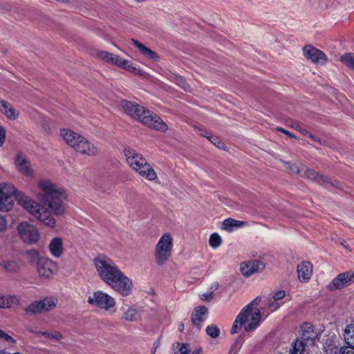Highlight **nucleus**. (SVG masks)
<instances>
[{"instance_id": "1", "label": "nucleus", "mask_w": 354, "mask_h": 354, "mask_svg": "<svg viewBox=\"0 0 354 354\" xmlns=\"http://www.w3.org/2000/svg\"><path fill=\"white\" fill-rule=\"evenodd\" d=\"M38 201L22 196L18 203L29 214L46 226L54 227L56 221L53 215L59 216L64 213V200L67 195L64 189L57 186L48 179H41L37 183Z\"/></svg>"}, {"instance_id": "2", "label": "nucleus", "mask_w": 354, "mask_h": 354, "mask_svg": "<svg viewBox=\"0 0 354 354\" xmlns=\"http://www.w3.org/2000/svg\"><path fill=\"white\" fill-rule=\"evenodd\" d=\"M93 263L100 279L123 297L133 290L132 280L122 272L112 259L102 255L95 257Z\"/></svg>"}, {"instance_id": "3", "label": "nucleus", "mask_w": 354, "mask_h": 354, "mask_svg": "<svg viewBox=\"0 0 354 354\" xmlns=\"http://www.w3.org/2000/svg\"><path fill=\"white\" fill-rule=\"evenodd\" d=\"M120 106L127 115L149 129L162 133L167 131V123L158 115L145 106L127 100H122Z\"/></svg>"}, {"instance_id": "4", "label": "nucleus", "mask_w": 354, "mask_h": 354, "mask_svg": "<svg viewBox=\"0 0 354 354\" xmlns=\"http://www.w3.org/2000/svg\"><path fill=\"white\" fill-rule=\"evenodd\" d=\"M259 301L260 299L256 297L241 310L232 324L231 333H237L243 326L245 331L253 332L260 326L261 313L258 308L254 309Z\"/></svg>"}, {"instance_id": "5", "label": "nucleus", "mask_w": 354, "mask_h": 354, "mask_svg": "<svg viewBox=\"0 0 354 354\" xmlns=\"http://www.w3.org/2000/svg\"><path fill=\"white\" fill-rule=\"evenodd\" d=\"M124 153L129 166L140 176L149 181L157 178L155 170L142 154L131 147H126Z\"/></svg>"}, {"instance_id": "6", "label": "nucleus", "mask_w": 354, "mask_h": 354, "mask_svg": "<svg viewBox=\"0 0 354 354\" xmlns=\"http://www.w3.org/2000/svg\"><path fill=\"white\" fill-rule=\"evenodd\" d=\"M174 240L169 232L165 233L159 239L154 250V259L159 266L165 265L172 254Z\"/></svg>"}, {"instance_id": "7", "label": "nucleus", "mask_w": 354, "mask_h": 354, "mask_svg": "<svg viewBox=\"0 0 354 354\" xmlns=\"http://www.w3.org/2000/svg\"><path fill=\"white\" fill-rule=\"evenodd\" d=\"M62 138L77 151L89 156L97 153V148L81 134H60Z\"/></svg>"}, {"instance_id": "8", "label": "nucleus", "mask_w": 354, "mask_h": 354, "mask_svg": "<svg viewBox=\"0 0 354 354\" xmlns=\"http://www.w3.org/2000/svg\"><path fill=\"white\" fill-rule=\"evenodd\" d=\"M88 303L93 307L109 311L115 306V300L101 290L95 291L88 297Z\"/></svg>"}, {"instance_id": "9", "label": "nucleus", "mask_w": 354, "mask_h": 354, "mask_svg": "<svg viewBox=\"0 0 354 354\" xmlns=\"http://www.w3.org/2000/svg\"><path fill=\"white\" fill-rule=\"evenodd\" d=\"M17 230L21 239L28 244L36 243L39 239L40 234L37 229L27 222L19 223Z\"/></svg>"}, {"instance_id": "10", "label": "nucleus", "mask_w": 354, "mask_h": 354, "mask_svg": "<svg viewBox=\"0 0 354 354\" xmlns=\"http://www.w3.org/2000/svg\"><path fill=\"white\" fill-rule=\"evenodd\" d=\"M57 299L53 297H46L43 299L32 302L26 308V312L32 314H39L50 311L55 308Z\"/></svg>"}, {"instance_id": "11", "label": "nucleus", "mask_w": 354, "mask_h": 354, "mask_svg": "<svg viewBox=\"0 0 354 354\" xmlns=\"http://www.w3.org/2000/svg\"><path fill=\"white\" fill-rule=\"evenodd\" d=\"M17 194V189L15 187L6 184L0 183V211H9L12 204L10 198Z\"/></svg>"}, {"instance_id": "12", "label": "nucleus", "mask_w": 354, "mask_h": 354, "mask_svg": "<svg viewBox=\"0 0 354 354\" xmlns=\"http://www.w3.org/2000/svg\"><path fill=\"white\" fill-rule=\"evenodd\" d=\"M289 166V171L292 174H297L302 176H305L310 180H315L317 183H322L325 182L324 176L319 173L316 172L313 169L307 168L306 166L299 165L297 163L290 165L289 163H286Z\"/></svg>"}, {"instance_id": "13", "label": "nucleus", "mask_w": 354, "mask_h": 354, "mask_svg": "<svg viewBox=\"0 0 354 354\" xmlns=\"http://www.w3.org/2000/svg\"><path fill=\"white\" fill-rule=\"evenodd\" d=\"M304 57L314 64H325L328 57L324 52L312 45H306L302 48Z\"/></svg>"}, {"instance_id": "14", "label": "nucleus", "mask_w": 354, "mask_h": 354, "mask_svg": "<svg viewBox=\"0 0 354 354\" xmlns=\"http://www.w3.org/2000/svg\"><path fill=\"white\" fill-rule=\"evenodd\" d=\"M354 282V273L352 272H345L337 275L327 286V288L330 290H336L351 285Z\"/></svg>"}, {"instance_id": "15", "label": "nucleus", "mask_w": 354, "mask_h": 354, "mask_svg": "<svg viewBox=\"0 0 354 354\" xmlns=\"http://www.w3.org/2000/svg\"><path fill=\"white\" fill-rule=\"evenodd\" d=\"M313 335L310 334L308 331L304 332L301 339H297L292 343L290 354H304L306 345L308 343H313L314 337L312 336Z\"/></svg>"}, {"instance_id": "16", "label": "nucleus", "mask_w": 354, "mask_h": 354, "mask_svg": "<svg viewBox=\"0 0 354 354\" xmlns=\"http://www.w3.org/2000/svg\"><path fill=\"white\" fill-rule=\"evenodd\" d=\"M264 268L265 266L263 262L257 259L243 262L240 266L241 272L246 277H250L255 272L261 271Z\"/></svg>"}, {"instance_id": "17", "label": "nucleus", "mask_w": 354, "mask_h": 354, "mask_svg": "<svg viewBox=\"0 0 354 354\" xmlns=\"http://www.w3.org/2000/svg\"><path fill=\"white\" fill-rule=\"evenodd\" d=\"M56 265L49 259H43L37 266V273L40 278L49 279L54 273Z\"/></svg>"}, {"instance_id": "18", "label": "nucleus", "mask_w": 354, "mask_h": 354, "mask_svg": "<svg viewBox=\"0 0 354 354\" xmlns=\"http://www.w3.org/2000/svg\"><path fill=\"white\" fill-rule=\"evenodd\" d=\"M297 271L299 281L308 282L313 274V265L308 261H302L298 264Z\"/></svg>"}, {"instance_id": "19", "label": "nucleus", "mask_w": 354, "mask_h": 354, "mask_svg": "<svg viewBox=\"0 0 354 354\" xmlns=\"http://www.w3.org/2000/svg\"><path fill=\"white\" fill-rule=\"evenodd\" d=\"M15 163L17 170L24 175L30 176L32 175V169L30 167L29 162L22 153L17 154Z\"/></svg>"}, {"instance_id": "20", "label": "nucleus", "mask_w": 354, "mask_h": 354, "mask_svg": "<svg viewBox=\"0 0 354 354\" xmlns=\"http://www.w3.org/2000/svg\"><path fill=\"white\" fill-rule=\"evenodd\" d=\"M208 309L205 306H198L194 308L192 314V322L197 328H200L202 323L207 317Z\"/></svg>"}, {"instance_id": "21", "label": "nucleus", "mask_w": 354, "mask_h": 354, "mask_svg": "<svg viewBox=\"0 0 354 354\" xmlns=\"http://www.w3.org/2000/svg\"><path fill=\"white\" fill-rule=\"evenodd\" d=\"M50 254L55 258H60L64 253V243L60 237H54L48 244Z\"/></svg>"}, {"instance_id": "22", "label": "nucleus", "mask_w": 354, "mask_h": 354, "mask_svg": "<svg viewBox=\"0 0 354 354\" xmlns=\"http://www.w3.org/2000/svg\"><path fill=\"white\" fill-rule=\"evenodd\" d=\"M97 56L101 59L102 61L111 64L113 65H115L118 66V62L120 61L121 57L117 55H114L113 53H110L106 51H100L97 53Z\"/></svg>"}, {"instance_id": "23", "label": "nucleus", "mask_w": 354, "mask_h": 354, "mask_svg": "<svg viewBox=\"0 0 354 354\" xmlns=\"http://www.w3.org/2000/svg\"><path fill=\"white\" fill-rule=\"evenodd\" d=\"M1 111L7 118L15 120L18 117V112L12 106V105L4 100H0Z\"/></svg>"}, {"instance_id": "24", "label": "nucleus", "mask_w": 354, "mask_h": 354, "mask_svg": "<svg viewBox=\"0 0 354 354\" xmlns=\"http://www.w3.org/2000/svg\"><path fill=\"white\" fill-rule=\"evenodd\" d=\"M132 42L134 44V46L139 49L140 53L145 56L146 57L156 60L158 58L157 54L153 52L152 50L149 48L148 47L145 46L144 44H142L139 41L133 39Z\"/></svg>"}, {"instance_id": "25", "label": "nucleus", "mask_w": 354, "mask_h": 354, "mask_svg": "<svg viewBox=\"0 0 354 354\" xmlns=\"http://www.w3.org/2000/svg\"><path fill=\"white\" fill-rule=\"evenodd\" d=\"M245 225L244 221H237L234 218H227L223 222L222 229L227 232H232L234 229L242 227Z\"/></svg>"}, {"instance_id": "26", "label": "nucleus", "mask_w": 354, "mask_h": 354, "mask_svg": "<svg viewBox=\"0 0 354 354\" xmlns=\"http://www.w3.org/2000/svg\"><path fill=\"white\" fill-rule=\"evenodd\" d=\"M118 66L134 74H139L140 71L139 68H137L136 64L130 62L127 59H122V57L120 58V61L118 62Z\"/></svg>"}, {"instance_id": "27", "label": "nucleus", "mask_w": 354, "mask_h": 354, "mask_svg": "<svg viewBox=\"0 0 354 354\" xmlns=\"http://www.w3.org/2000/svg\"><path fill=\"white\" fill-rule=\"evenodd\" d=\"M4 299V308H13L19 304L20 298L17 295L3 296Z\"/></svg>"}, {"instance_id": "28", "label": "nucleus", "mask_w": 354, "mask_h": 354, "mask_svg": "<svg viewBox=\"0 0 354 354\" xmlns=\"http://www.w3.org/2000/svg\"><path fill=\"white\" fill-rule=\"evenodd\" d=\"M344 337L348 345L354 346V324L347 326L344 330Z\"/></svg>"}, {"instance_id": "29", "label": "nucleus", "mask_w": 354, "mask_h": 354, "mask_svg": "<svg viewBox=\"0 0 354 354\" xmlns=\"http://www.w3.org/2000/svg\"><path fill=\"white\" fill-rule=\"evenodd\" d=\"M0 266L11 273H15L19 270V265L15 261H3L0 263Z\"/></svg>"}, {"instance_id": "30", "label": "nucleus", "mask_w": 354, "mask_h": 354, "mask_svg": "<svg viewBox=\"0 0 354 354\" xmlns=\"http://www.w3.org/2000/svg\"><path fill=\"white\" fill-rule=\"evenodd\" d=\"M340 61L348 68L354 70V53H348L342 55L340 58Z\"/></svg>"}, {"instance_id": "31", "label": "nucleus", "mask_w": 354, "mask_h": 354, "mask_svg": "<svg viewBox=\"0 0 354 354\" xmlns=\"http://www.w3.org/2000/svg\"><path fill=\"white\" fill-rule=\"evenodd\" d=\"M324 351L326 354H339L340 348L331 340H326L324 346Z\"/></svg>"}, {"instance_id": "32", "label": "nucleus", "mask_w": 354, "mask_h": 354, "mask_svg": "<svg viewBox=\"0 0 354 354\" xmlns=\"http://www.w3.org/2000/svg\"><path fill=\"white\" fill-rule=\"evenodd\" d=\"M173 347L174 354H192L189 345L187 343H177Z\"/></svg>"}, {"instance_id": "33", "label": "nucleus", "mask_w": 354, "mask_h": 354, "mask_svg": "<svg viewBox=\"0 0 354 354\" xmlns=\"http://www.w3.org/2000/svg\"><path fill=\"white\" fill-rule=\"evenodd\" d=\"M205 137L210 141L214 145L219 149L225 150V145L217 136V134H205Z\"/></svg>"}, {"instance_id": "34", "label": "nucleus", "mask_w": 354, "mask_h": 354, "mask_svg": "<svg viewBox=\"0 0 354 354\" xmlns=\"http://www.w3.org/2000/svg\"><path fill=\"white\" fill-rule=\"evenodd\" d=\"M122 319L129 322H135L138 320V311L134 308H129L122 315Z\"/></svg>"}, {"instance_id": "35", "label": "nucleus", "mask_w": 354, "mask_h": 354, "mask_svg": "<svg viewBox=\"0 0 354 354\" xmlns=\"http://www.w3.org/2000/svg\"><path fill=\"white\" fill-rule=\"evenodd\" d=\"M28 259L31 263L39 264L43 259H40L39 254L36 250H28L26 253Z\"/></svg>"}, {"instance_id": "36", "label": "nucleus", "mask_w": 354, "mask_h": 354, "mask_svg": "<svg viewBox=\"0 0 354 354\" xmlns=\"http://www.w3.org/2000/svg\"><path fill=\"white\" fill-rule=\"evenodd\" d=\"M41 336H44L45 337L49 338L50 339H54L57 342H60L64 337L62 334L59 331H54V332L42 331V333H41Z\"/></svg>"}, {"instance_id": "37", "label": "nucleus", "mask_w": 354, "mask_h": 354, "mask_svg": "<svg viewBox=\"0 0 354 354\" xmlns=\"http://www.w3.org/2000/svg\"><path fill=\"white\" fill-rule=\"evenodd\" d=\"M221 237L217 233H213L210 235L209 244L212 248H217L221 244Z\"/></svg>"}, {"instance_id": "38", "label": "nucleus", "mask_w": 354, "mask_h": 354, "mask_svg": "<svg viewBox=\"0 0 354 354\" xmlns=\"http://www.w3.org/2000/svg\"><path fill=\"white\" fill-rule=\"evenodd\" d=\"M207 334L212 338H217L220 335L219 328L215 325H210L206 328Z\"/></svg>"}, {"instance_id": "39", "label": "nucleus", "mask_w": 354, "mask_h": 354, "mask_svg": "<svg viewBox=\"0 0 354 354\" xmlns=\"http://www.w3.org/2000/svg\"><path fill=\"white\" fill-rule=\"evenodd\" d=\"M282 304L283 302H279L270 297L268 299L266 305L268 308L273 312L277 310L282 305Z\"/></svg>"}, {"instance_id": "40", "label": "nucleus", "mask_w": 354, "mask_h": 354, "mask_svg": "<svg viewBox=\"0 0 354 354\" xmlns=\"http://www.w3.org/2000/svg\"><path fill=\"white\" fill-rule=\"evenodd\" d=\"M286 296V292L284 290H279L272 294V296L271 298L273 299L281 302V300L283 299Z\"/></svg>"}, {"instance_id": "41", "label": "nucleus", "mask_w": 354, "mask_h": 354, "mask_svg": "<svg viewBox=\"0 0 354 354\" xmlns=\"http://www.w3.org/2000/svg\"><path fill=\"white\" fill-rule=\"evenodd\" d=\"M339 354H354V346L348 345V346L342 347Z\"/></svg>"}, {"instance_id": "42", "label": "nucleus", "mask_w": 354, "mask_h": 354, "mask_svg": "<svg viewBox=\"0 0 354 354\" xmlns=\"http://www.w3.org/2000/svg\"><path fill=\"white\" fill-rule=\"evenodd\" d=\"M0 339H3L5 341L10 343H15V339L9 335L5 333L3 330H0Z\"/></svg>"}, {"instance_id": "43", "label": "nucleus", "mask_w": 354, "mask_h": 354, "mask_svg": "<svg viewBox=\"0 0 354 354\" xmlns=\"http://www.w3.org/2000/svg\"><path fill=\"white\" fill-rule=\"evenodd\" d=\"M201 300L210 301L213 298V293L212 292L203 293L200 296Z\"/></svg>"}, {"instance_id": "44", "label": "nucleus", "mask_w": 354, "mask_h": 354, "mask_svg": "<svg viewBox=\"0 0 354 354\" xmlns=\"http://www.w3.org/2000/svg\"><path fill=\"white\" fill-rule=\"evenodd\" d=\"M7 223L6 219L0 216V231H3L6 228Z\"/></svg>"}, {"instance_id": "45", "label": "nucleus", "mask_w": 354, "mask_h": 354, "mask_svg": "<svg viewBox=\"0 0 354 354\" xmlns=\"http://www.w3.org/2000/svg\"><path fill=\"white\" fill-rule=\"evenodd\" d=\"M28 330L32 333L37 335V336H41V333H42L41 330H39L35 327H30L28 328Z\"/></svg>"}, {"instance_id": "46", "label": "nucleus", "mask_w": 354, "mask_h": 354, "mask_svg": "<svg viewBox=\"0 0 354 354\" xmlns=\"http://www.w3.org/2000/svg\"><path fill=\"white\" fill-rule=\"evenodd\" d=\"M202 353L203 351L201 347H198L192 351V354H202Z\"/></svg>"}, {"instance_id": "47", "label": "nucleus", "mask_w": 354, "mask_h": 354, "mask_svg": "<svg viewBox=\"0 0 354 354\" xmlns=\"http://www.w3.org/2000/svg\"><path fill=\"white\" fill-rule=\"evenodd\" d=\"M180 82L181 83L180 84V86L184 89V90H187V84L186 83V82L183 80V79H180Z\"/></svg>"}, {"instance_id": "48", "label": "nucleus", "mask_w": 354, "mask_h": 354, "mask_svg": "<svg viewBox=\"0 0 354 354\" xmlns=\"http://www.w3.org/2000/svg\"><path fill=\"white\" fill-rule=\"evenodd\" d=\"M304 136H308L310 139L312 140H319V139L317 138V134H312V133H310V134H304Z\"/></svg>"}, {"instance_id": "49", "label": "nucleus", "mask_w": 354, "mask_h": 354, "mask_svg": "<svg viewBox=\"0 0 354 354\" xmlns=\"http://www.w3.org/2000/svg\"><path fill=\"white\" fill-rule=\"evenodd\" d=\"M6 140V134H0V147L3 145Z\"/></svg>"}, {"instance_id": "50", "label": "nucleus", "mask_w": 354, "mask_h": 354, "mask_svg": "<svg viewBox=\"0 0 354 354\" xmlns=\"http://www.w3.org/2000/svg\"><path fill=\"white\" fill-rule=\"evenodd\" d=\"M275 130H277V131H279L281 133H290L288 131L284 129L283 128H281V127H276L274 129Z\"/></svg>"}, {"instance_id": "51", "label": "nucleus", "mask_w": 354, "mask_h": 354, "mask_svg": "<svg viewBox=\"0 0 354 354\" xmlns=\"http://www.w3.org/2000/svg\"><path fill=\"white\" fill-rule=\"evenodd\" d=\"M60 133H73L75 132L71 131V130H70V129H61Z\"/></svg>"}, {"instance_id": "52", "label": "nucleus", "mask_w": 354, "mask_h": 354, "mask_svg": "<svg viewBox=\"0 0 354 354\" xmlns=\"http://www.w3.org/2000/svg\"><path fill=\"white\" fill-rule=\"evenodd\" d=\"M0 308H4V299L3 296H0Z\"/></svg>"}, {"instance_id": "53", "label": "nucleus", "mask_w": 354, "mask_h": 354, "mask_svg": "<svg viewBox=\"0 0 354 354\" xmlns=\"http://www.w3.org/2000/svg\"><path fill=\"white\" fill-rule=\"evenodd\" d=\"M299 127V124H295V127L294 128H295L296 130L299 131L300 133H308L307 131H305V130L301 131V130L299 129H298V127Z\"/></svg>"}, {"instance_id": "54", "label": "nucleus", "mask_w": 354, "mask_h": 354, "mask_svg": "<svg viewBox=\"0 0 354 354\" xmlns=\"http://www.w3.org/2000/svg\"><path fill=\"white\" fill-rule=\"evenodd\" d=\"M288 136V137H290V138H297V136H295V134H292V133H290V134H287Z\"/></svg>"}, {"instance_id": "55", "label": "nucleus", "mask_w": 354, "mask_h": 354, "mask_svg": "<svg viewBox=\"0 0 354 354\" xmlns=\"http://www.w3.org/2000/svg\"><path fill=\"white\" fill-rule=\"evenodd\" d=\"M183 329H184V324H181L179 326V330L182 331Z\"/></svg>"}, {"instance_id": "56", "label": "nucleus", "mask_w": 354, "mask_h": 354, "mask_svg": "<svg viewBox=\"0 0 354 354\" xmlns=\"http://www.w3.org/2000/svg\"><path fill=\"white\" fill-rule=\"evenodd\" d=\"M5 133V131L2 127H0V133Z\"/></svg>"}]
</instances>
